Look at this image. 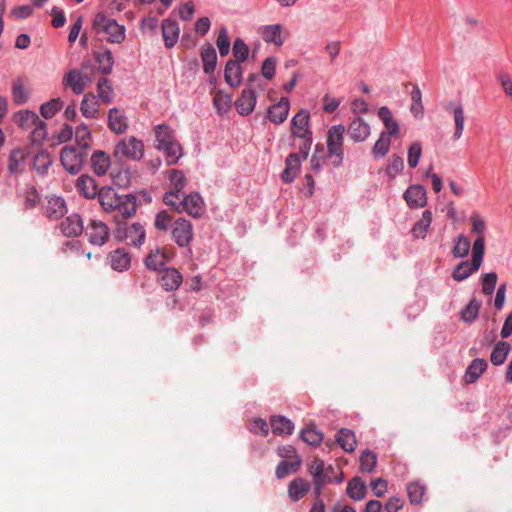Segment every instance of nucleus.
Returning <instances> with one entry per match:
<instances>
[{"mask_svg": "<svg viewBox=\"0 0 512 512\" xmlns=\"http://www.w3.org/2000/svg\"><path fill=\"white\" fill-rule=\"evenodd\" d=\"M99 203L106 212H118L123 219L136 213V198L132 194L119 195L111 187H102L98 193Z\"/></svg>", "mask_w": 512, "mask_h": 512, "instance_id": "f257e3e1", "label": "nucleus"}, {"mask_svg": "<svg viewBox=\"0 0 512 512\" xmlns=\"http://www.w3.org/2000/svg\"><path fill=\"white\" fill-rule=\"evenodd\" d=\"M155 137L156 147L165 152L167 163L175 164L182 155V148L175 140L174 131L169 126L160 124L155 127Z\"/></svg>", "mask_w": 512, "mask_h": 512, "instance_id": "f03ea898", "label": "nucleus"}, {"mask_svg": "<svg viewBox=\"0 0 512 512\" xmlns=\"http://www.w3.org/2000/svg\"><path fill=\"white\" fill-rule=\"evenodd\" d=\"M93 28L98 34L106 35V40L111 43H121L125 39V28L114 19L103 13H98L93 22Z\"/></svg>", "mask_w": 512, "mask_h": 512, "instance_id": "7ed1b4c3", "label": "nucleus"}, {"mask_svg": "<svg viewBox=\"0 0 512 512\" xmlns=\"http://www.w3.org/2000/svg\"><path fill=\"white\" fill-rule=\"evenodd\" d=\"M113 236L118 242L126 241L130 245L141 246L145 240V229L140 223L127 226L125 222L116 219Z\"/></svg>", "mask_w": 512, "mask_h": 512, "instance_id": "20e7f679", "label": "nucleus"}, {"mask_svg": "<svg viewBox=\"0 0 512 512\" xmlns=\"http://www.w3.org/2000/svg\"><path fill=\"white\" fill-rule=\"evenodd\" d=\"M87 158V150L65 146L61 150L60 160L65 170L71 174H77Z\"/></svg>", "mask_w": 512, "mask_h": 512, "instance_id": "39448f33", "label": "nucleus"}, {"mask_svg": "<svg viewBox=\"0 0 512 512\" xmlns=\"http://www.w3.org/2000/svg\"><path fill=\"white\" fill-rule=\"evenodd\" d=\"M114 154L118 158L140 160L144 155L143 142L133 136L124 138L116 145Z\"/></svg>", "mask_w": 512, "mask_h": 512, "instance_id": "423d86ee", "label": "nucleus"}, {"mask_svg": "<svg viewBox=\"0 0 512 512\" xmlns=\"http://www.w3.org/2000/svg\"><path fill=\"white\" fill-rule=\"evenodd\" d=\"M345 127L341 124L332 126L327 135V147L331 155L335 156L337 160L333 164L338 166L343 160V135Z\"/></svg>", "mask_w": 512, "mask_h": 512, "instance_id": "0eeeda50", "label": "nucleus"}, {"mask_svg": "<svg viewBox=\"0 0 512 512\" xmlns=\"http://www.w3.org/2000/svg\"><path fill=\"white\" fill-rule=\"evenodd\" d=\"M193 238V226L185 218L177 219L172 226V239L180 247L189 245Z\"/></svg>", "mask_w": 512, "mask_h": 512, "instance_id": "6e6552de", "label": "nucleus"}, {"mask_svg": "<svg viewBox=\"0 0 512 512\" xmlns=\"http://www.w3.org/2000/svg\"><path fill=\"white\" fill-rule=\"evenodd\" d=\"M86 235L91 244L102 246L109 239V229L104 222L91 220L87 226Z\"/></svg>", "mask_w": 512, "mask_h": 512, "instance_id": "1a4fd4ad", "label": "nucleus"}, {"mask_svg": "<svg viewBox=\"0 0 512 512\" xmlns=\"http://www.w3.org/2000/svg\"><path fill=\"white\" fill-rule=\"evenodd\" d=\"M310 114L306 109L298 111L291 120V133L295 137H309L312 136L310 130Z\"/></svg>", "mask_w": 512, "mask_h": 512, "instance_id": "9d476101", "label": "nucleus"}, {"mask_svg": "<svg viewBox=\"0 0 512 512\" xmlns=\"http://www.w3.org/2000/svg\"><path fill=\"white\" fill-rule=\"evenodd\" d=\"M180 205V213L186 212L194 218L201 217L205 211L204 201L197 192L183 196L182 204Z\"/></svg>", "mask_w": 512, "mask_h": 512, "instance_id": "9b49d317", "label": "nucleus"}, {"mask_svg": "<svg viewBox=\"0 0 512 512\" xmlns=\"http://www.w3.org/2000/svg\"><path fill=\"white\" fill-rule=\"evenodd\" d=\"M89 82L91 79L76 69L68 71L63 78V84L70 87L75 94L83 93Z\"/></svg>", "mask_w": 512, "mask_h": 512, "instance_id": "f8f14e48", "label": "nucleus"}, {"mask_svg": "<svg viewBox=\"0 0 512 512\" xmlns=\"http://www.w3.org/2000/svg\"><path fill=\"white\" fill-rule=\"evenodd\" d=\"M29 151L26 148H15L10 152L8 170L11 174H21L26 168V160Z\"/></svg>", "mask_w": 512, "mask_h": 512, "instance_id": "ddd939ff", "label": "nucleus"}, {"mask_svg": "<svg viewBox=\"0 0 512 512\" xmlns=\"http://www.w3.org/2000/svg\"><path fill=\"white\" fill-rule=\"evenodd\" d=\"M107 125L112 132L123 134L128 129V118L123 110L112 108L108 112Z\"/></svg>", "mask_w": 512, "mask_h": 512, "instance_id": "4468645a", "label": "nucleus"}, {"mask_svg": "<svg viewBox=\"0 0 512 512\" xmlns=\"http://www.w3.org/2000/svg\"><path fill=\"white\" fill-rule=\"evenodd\" d=\"M404 199L409 207H424L427 203L425 188L412 185L404 193Z\"/></svg>", "mask_w": 512, "mask_h": 512, "instance_id": "2eb2a0df", "label": "nucleus"}, {"mask_svg": "<svg viewBox=\"0 0 512 512\" xmlns=\"http://www.w3.org/2000/svg\"><path fill=\"white\" fill-rule=\"evenodd\" d=\"M290 102L287 97H282L278 103L272 105L268 109V117L275 124L283 123L288 116Z\"/></svg>", "mask_w": 512, "mask_h": 512, "instance_id": "dca6fc26", "label": "nucleus"}, {"mask_svg": "<svg viewBox=\"0 0 512 512\" xmlns=\"http://www.w3.org/2000/svg\"><path fill=\"white\" fill-rule=\"evenodd\" d=\"M61 232L67 237H76L83 231V222L78 214H71L60 224Z\"/></svg>", "mask_w": 512, "mask_h": 512, "instance_id": "f3484780", "label": "nucleus"}, {"mask_svg": "<svg viewBox=\"0 0 512 512\" xmlns=\"http://www.w3.org/2000/svg\"><path fill=\"white\" fill-rule=\"evenodd\" d=\"M160 284L166 291H174L183 281L181 273L175 268H166L160 276Z\"/></svg>", "mask_w": 512, "mask_h": 512, "instance_id": "a211bd4d", "label": "nucleus"}, {"mask_svg": "<svg viewBox=\"0 0 512 512\" xmlns=\"http://www.w3.org/2000/svg\"><path fill=\"white\" fill-rule=\"evenodd\" d=\"M256 105V95L252 89H244L241 96L236 100L235 107L239 114L249 115Z\"/></svg>", "mask_w": 512, "mask_h": 512, "instance_id": "6ab92c4d", "label": "nucleus"}, {"mask_svg": "<svg viewBox=\"0 0 512 512\" xmlns=\"http://www.w3.org/2000/svg\"><path fill=\"white\" fill-rule=\"evenodd\" d=\"M67 213L66 203L63 198L53 196L48 199L45 206V215L51 220H58Z\"/></svg>", "mask_w": 512, "mask_h": 512, "instance_id": "aec40b11", "label": "nucleus"}, {"mask_svg": "<svg viewBox=\"0 0 512 512\" xmlns=\"http://www.w3.org/2000/svg\"><path fill=\"white\" fill-rule=\"evenodd\" d=\"M348 135L355 142L364 141L370 135V126L362 118H355L348 126Z\"/></svg>", "mask_w": 512, "mask_h": 512, "instance_id": "412c9836", "label": "nucleus"}, {"mask_svg": "<svg viewBox=\"0 0 512 512\" xmlns=\"http://www.w3.org/2000/svg\"><path fill=\"white\" fill-rule=\"evenodd\" d=\"M108 261L113 270L122 272L129 268L131 258L123 248H118L109 254Z\"/></svg>", "mask_w": 512, "mask_h": 512, "instance_id": "4be33fe9", "label": "nucleus"}, {"mask_svg": "<svg viewBox=\"0 0 512 512\" xmlns=\"http://www.w3.org/2000/svg\"><path fill=\"white\" fill-rule=\"evenodd\" d=\"M179 25L175 20L165 19L162 22V35L164 38L165 46L172 48L179 38Z\"/></svg>", "mask_w": 512, "mask_h": 512, "instance_id": "5701e85b", "label": "nucleus"}, {"mask_svg": "<svg viewBox=\"0 0 512 512\" xmlns=\"http://www.w3.org/2000/svg\"><path fill=\"white\" fill-rule=\"evenodd\" d=\"M286 166L282 172L281 178L286 183H291L296 178L301 164V156L297 153H291L285 162Z\"/></svg>", "mask_w": 512, "mask_h": 512, "instance_id": "b1692460", "label": "nucleus"}, {"mask_svg": "<svg viewBox=\"0 0 512 512\" xmlns=\"http://www.w3.org/2000/svg\"><path fill=\"white\" fill-rule=\"evenodd\" d=\"M170 254L164 249L152 250L145 259V265L150 270H160L169 260Z\"/></svg>", "mask_w": 512, "mask_h": 512, "instance_id": "393cba45", "label": "nucleus"}, {"mask_svg": "<svg viewBox=\"0 0 512 512\" xmlns=\"http://www.w3.org/2000/svg\"><path fill=\"white\" fill-rule=\"evenodd\" d=\"M242 78V68L237 61L229 60L226 63L224 70V79L226 83L235 88L238 87L241 83Z\"/></svg>", "mask_w": 512, "mask_h": 512, "instance_id": "a878e982", "label": "nucleus"}, {"mask_svg": "<svg viewBox=\"0 0 512 512\" xmlns=\"http://www.w3.org/2000/svg\"><path fill=\"white\" fill-rule=\"evenodd\" d=\"M378 117L383 122L386 128L385 133L388 135V137L395 136L398 134L399 124L388 107H380L378 110Z\"/></svg>", "mask_w": 512, "mask_h": 512, "instance_id": "bb28decb", "label": "nucleus"}, {"mask_svg": "<svg viewBox=\"0 0 512 512\" xmlns=\"http://www.w3.org/2000/svg\"><path fill=\"white\" fill-rule=\"evenodd\" d=\"M80 111L86 118H97L99 112V102L93 93H87L84 95Z\"/></svg>", "mask_w": 512, "mask_h": 512, "instance_id": "cd10ccee", "label": "nucleus"}, {"mask_svg": "<svg viewBox=\"0 0 512 512\" xmlns=\"http://www.w3.org/2000/svg\"><path fill=\"white\" fill-rule=\"evenodd\" d=\"M310 485L303 478H296L292 480L288 485V495L291 500L299 501L309 491Z\"/></svg>", "mask_w": 512, "mask_h": 512, "instance_id": "c85d7f7f", "label": "nucleus"}, {"mask_svg": "<svg viewBox=\"0 0 512 512\" xmlns=\"http://www.w3.org/2000/svg\"><path fill=\"white\" fill-rule=\"evenodd\" d=\"M282 25H266L262 27V38L267 43H273L276 46H282L284 38L281 36Z\"/></svg>", "mask_w": 512, "mask_h": 512, "instance_id": "c756f323", "label": "nucleus"}, {"mask_svg": "<svg viewBox=\"0 0 512 512\" xmlns=\"http://www.w3.org/2000/svg\"><path fill=\"white\" fill-rule=\"evenodd\" d=\"M30 91L26 86V80L24 78H16L12 84V97L16 104H24L28 101Z\"/></svg>", "mask_w": 512, "mask_h": 512, "instance_id": "7c9ffc66", "label": "nucleus"}, {"mask_svg": "<svg viewBox=\"0 0 512 512\" xmlns=\"http://www.w3.org/2000/svg\"><path fill=\"white\" fill-rule=\"evenodd\" d=\"M201 59L203 62V70L206 74L214 72L217 63V54L215 48L211 44H205L201 50Z\"/></svg>", "mask_w": 512, "mask_h": 512, "instance_id": "2f4dec72", "label": "nucleus"}, {"mask_svg": "<svg viewBox=\"0 0 512 512\" xmlns=\"http://www.w3.org/2000/svg\"><path fill=\"white\" fill-rule=\"evenodd\" d=\"M336 441L346 452H353L357 446V440L354 433L347 428L339 430L336 434Z\"/></svg>", "mask_w": 512, "mask_h": 512, "instance_id": "473e14b6", "label": "nucleus"}, {"mask_svg": "<svg viewBox=\"0 0 512 512\" xmlns=\"http://www.w3.org/2000/svg\"><path fill=\"white\" fill-rule=\"evenodd\" d=\"M487 362L484 359L476 358L468 366L465 373L466 383H474L486 370Z\"/></svg>", "mask_w": 512, "mask_h": 512, "instance_id": "72a5a7b5", "label": "nucleus"}, {"mask_svg": "<svg viewBox=\"0 0 512 512\" xmlns=\"http://www.w3.org/2000/svg\"><path fill=\"white\" fill-rule=\"evenodd\" d=\"M91 164L93 171L99 175H105L108 171V168L110 166V158L109 156L103 152V151H96L93 153L91 157Z\"/></svg>", "mask_w": 512, "mask_h": 512, "instance_id": "f704fd0d", "label": "nucleus"}, {"mask_svg": "<svg viewBox=\"0 0 512 512\" xmlns=\"http://www.w3.org/2000/svg\"><path fill=\"white\" fill-rule=\"evenodd\" d=\"M475 262L472 260L460 262L453 270L452 277L455 281L461 282L478 271L480 266H474Z\"/></svg>", "mask_w": 512, "mask_h": 512, "instance_id": "c9c22d12", "label": "nucleus"}, {"mask_svg": "<svg viewBox=\"0 0 512 512\" xmlns=\"http://www.w3.org/2000/svg\"><path fill=\"white\" fill-rule=\"evenodd\" d=\"M367 492L366 484L359 477L352 478L347 485V494L356 501L364 499Z\"/></svg>", "mask_w": 512, "mask_h": 512, "instance_id": "e433bc0d", "label": "nucleus"}, {"mask_svg": "<svg viewBox=\"0 0 512 512\" xmlns=\"http://www.w3.org/2000/svg\"><path fill=\"white\" fill-rule=\"evenodd\" d=\"M18 126L25 130H31L37 123H40V117L31 111H20L14 116Z\"/></svg>", "mask_w": 512, "mask_h": 512, "instance_id": "4c0bfd02", "label": "nucleus"}, {"mask_svg": "<svg viewBox=\"0 0 512 512\" xmlns=\"http://www.w3.org/2000/svg\"><path fill=\"white\" fill-rule=\"evenodd\" d=\"M76 187L86 198H94L97 195V186L89 176L82 175L77 179Z\"/></svg>", "mask_w": 512, "mask_h": 512, "instance_id": "58836bf2", "label": "nucleus"}, {"mask_svg": "<svg viewBox=\"0 0 512 512\" xmlns=\"http://www.w3.org/2000/svg\"><path fill=\"white\" fill-rule=\"evenodd\" d=\"M271 426L273 432L279 435H290L294 430V424L284 416H273L271 418Z\"/></svg>", "mask_w": 512, "mask_h": 512, "instance_id": "ea45409f", "label": "nucleus"}, {"mask_svg": "<svg viewBox=\"0 0 512 512\" xmlns=\"http://www.w3.org/2000/svg\"><path fill=\"white\" fill-rule=\"evenodd\" d=\"M308 472L312 475L313 480L318 478H331L330 472H333V467L328 466L325 468L324 461L315 458L308 467Z\"/></svg>", "mask_w": 512, "mask_h": 512, "instance_id": "a19ab883", "label": "nucleus"}, {"mask_svg": "<svg viewBox=\"0 0 512 512\" xmlns=\"http://www.w3.org/2000/svg\"><path fill=\"white\" fill-rule=\"evenodd\" d=\"M432 222V214L430 211L425 210L422 214L421 219L416 222L412 228L414 237L423 239L426 236L428 228Z\"/></svg>", "mask_w": 512, "mask_h": 512, "instance_id": "79ce46f5", "label": "nucleus"}, {"mask_svg": "<svg viewBox=\"0 0 512 512\" xmlns=\"http://www.w3.org/2000/svg\"><path fill=\"white\" fill-rule=\"evenodd\" d=\"M300 457H295L293 461H281L276 467V477L282 479L292 472H296L301 466Z\"/></svg>", "mask_w": 512, "mask_h": 512, "instance_id": "37998d69", "label": "nucleus"}, {"mask_svg": "<svg viewBox=\"0 0 512 512\" xmlns=\"http://www.w3.org/2000/svg\"><path fill=\"white\" fill-rule=\"evenodd\" d=\"M510 351V345L507 342L501 341L494 347L490 360L494 365H501L505 362L507 355Z\"/></svg>", "mask_w": 512, "mask_h": 512, "instance_id": "c03bdc74", "label": "nucleus"}, {"mask_svg": "<svg viewBox=\"0 0 512 512\" xmlns=\"http://www.w3.org/2000/svg\"><path fill=\"white\" fill-rule=\"evenodd\" d=\"M97 91L99 98L105 104L110 103L114 98L113 88L109 80L105 77H102L98 80Z\"/></svg>", "mask_w": 512, "mask_h": 512, "instance_id": "a18cd8bd", "label": "nucleus"}, {"mask_svg": "<svg viewBox=\"0 0 512 512\" xmlns=\"http://www.w3.org/2000/svg\"><path fill=\"white\" fill-rule=\"evenodd\" d=\"M51 156L47 151L38 152L33 159V168L38 174H45L49 166L51 165Z\"/></svg>", "mask_w": 512, "mask_h": 512, "instance_id": "49530a36", "label": "nucleus"}, {"mask_svg": "<svg viewBox=\"0 0 512 512\" xmlns=\"http://www.w3.org/2000/svg\"><path fill=\"white\" fill-rule=\"evenodd\" d=\"M96 60L99 63V70L107 75L112 71L114 60L110 50L96 53Z\"/></svg>", "mask_w": 512, "mask_h": 512, "instance_id": "de8ad7c7", "label": "nucleus"}, {"mask_svg": "<svg viewBox=\"0 0 512 512\" xmlns=\"http://www.w3.org/2000/svg\"><path fill=\"white\" fill-rule=\"evenodd\" d=\"M453 116L455 122V131L453 134L454 139L458 140L461 138L464 131L465 116L462 104H458L453 109Z\"/></svg>", "mask_w": 512, "mask_h": 512, "instance_id": "09e8293b", "label": "nucleus"}, {"mask_svg": "<svg viewBox=\"0 0 512 512\" xmlns=\"http://www.w3.org/2000/svg\"><path fill=\"white\" fill-rule=\"evenodd\" d=\"M481 303L475 298L461 311V319L466 323L473 322L479 314Z\"/></svg>", "mask_w": 512, "mask_h": 512, "instance_id": "8fccbe9b", "label": "nucleus"}, {"mask_svg": "<svg viewBox=\"0 0 512 512\" xmlns=\"http://www.w3.org/2000/svg\"><path fill=\"white\" fill-rule=\"evenodd\" d=\"M75 139L79 148H81L82 150L89 149L91 133L89 128L85 124H81L76 128Z\"/></svg>", "mask_w": 512, "mask_h": 512, "instance_id": "3c124183", "label": "nucleus"}, {"mask_svg": "<svg viewBox=\"0 0 512 512\" xmlns=\"http://www.w3.org/2000/svg\"><path fill=\"white\" fill-rule=\"evenodd\" d=\"M301 439L312 446H318L323 440V434L314 427L308 426L301 431Z\"/></svg>", "mask_w": 512, "mask_h": 512, "instance_id": "603ef678", "label": "nucleus"}, {"mask_svg": "<svg viewBox=\"0 0 512 512\" xmlns=\"http://www.w3.org/2000/svg\"><path fill=\"white\" fill-rule=\"evenodd\" d=\"M63 106V102L60 98L52 99L40 107L41 115L46 118H52Z\"/></svg>", "mask_w": 512, "mask_h": 512, "instance_id": "864d4df0", "label": "nucleus"}, {"mask_svg": "<svg viewBox=\"0 0 512 512\" xmlns=\"http://www.w3.org/2000/svg\"><path fill=\"white\" fill-rule=\"evenodd\" d=\"M411 112L415 117L422 116L424 107L422 104V93L418 85L413 86V90L411 92Z\"/></svg>", "mask_w": 512, "mask_h": 512, "instance_id": "5fc2aeb1", "label": "nucleus"}, {"mask_svg": "<svg viewBox=\"0 0 512 512\" xmlns=\"http://www.w3.org/2000/svg\"><path fill=\"white\" fill-rule=\"evenodd\" d=\"M485 252V239L483 235L477 236L473 243L472 260L475 262L474 266H481Z\"/></svg>", "mask_w": 512, "mask_h": 512, "instance_id": "6e6d98bb", "label": "nucleus"}, {"mask_svg": "<svg viewBox=\"0 0 512 512\" xmlns=\"http://www.w3.org/2000/svg\"><path fill=\"white\" fill-rule=\"evenodd\" d=\"M377 463L376 454L370 450L362 452L360 456V469L362 472L371 473Z\"/></svg>", "mask_w": 512, "mask_h": 512, "instance_id": "4d7b16f0", "label": "nucleus"}, {"mask_svg": "<svg viewBox=\"0 0 512 512\" xmlns=\"http://www.w3.org/2000/svg\"><path fill=\"white\" fill-rule=\"evenodd\" d=\"M425 493V487L418 482L410 483L407 486V495L411 504H419Z\"/></svg>", "mask_w": 512, "mask_h": 512, "instance_id": "13d9d810", "label": "nucleus"}, {"mask_svg": "<svg viewBox=\"0 0 512 512\" xmlns=\"http://www.w3.org/2000/svg\"><path fill=\"white\" fill-rule=\"evenodd\" d=\"M470 250V240L463 234L458 236L456 244L453 248V255L456 258H462L468 255Z\"/></svg>", "mask_w": 512, "mask_h": 512, "instance_id": "bf43d9fd", "label": "nucleus"}, {"mask_svg": "<svg viewBox=\"0 0 512 512\" xmlns=\"http://www.w3.org/2000/svg\"><path fill=\"white\" fill-rule=\"evenodd\" d=\"M169 179L171 182V189L170 191H175L177 193H181L182 189L186 185V178L182 171L180 170H171Z\"/></svg>", "mask_w": 512, "mask_h": 512, "instance_id": "052dcab7", "label": "nucleus"}, {"mask_svg": "<svg viewBox=\"0 0 512 512\" xmlns=\"http://www.w3.org/2000/svg\"><path fill=\"white\" fill-rule=\"evenodd\" d=\"M248 54L249 48L246 43L242 39L237 38L233 44L234 61H237L238 63L244 62L247 59Z\"/></svg>", "mask_w": 512, "mask_h": 512, "instance_id": "680f3d73", "label": "nucleus"}, {"mask_svg": "<svg viewBox=\"0 0 512 512\" xmlns=\"http://www.w3.org/2000/svg\"><path fill=\"white\" fill-rule=\"evenodd\" d=\"M216 45L222 57L227 56L230 51V39L226 28H221L216 40Z\"/></svg>", "mask_w": 512, "mask_h": 512, "instance_id": "e2e57ef3", "label": "nucleus"}, {"mask_svg": "<svg viewBox=\"0 0 512 512\" xmlns=\"http://www.w3.org/2000/svg\"><path fill=\"white\" fill-rule=\"evenodd\" d=\"M404 168V161L400 156L393 155L389 160L386 173L390 178H395Z\"/></svg>", "mask_w": 512, "mask_h": 512, "instance_id": "0e129e2a", "label": "nucleus"}, {"mask_svg": "<svg viewBox=\"0 0 512 512\" xmlns=\"http://www.w3.org/2000/svg\"><path fill=\"white\" fill-rule=\"evenodd\" d=\"M231 101V97L221 91H218L213 99L214 106L219 113L226 112L230 108Z\"/></svg>", "mask_w": 512, "mask_h": 512, "instance_id": "69168bd1", "label": "nucleus"}, {"mask_svg": "<svg viewBox=\"0 0 512 512\" xmlns=\"http://www.w3.org/2000/svg\"><path fill=\"white\" fill-rule=\"evenodd\" d=\"M390 147V137L385 132H382L379 139L376 141L373 147V153L381 157L385 156Z\"/></svg>", "mask_w": 512, "mask_h": 512, "instance_id": "338daca9", "label": "nucleus"}, {"mask_svg": "<svg viewBox=\"0 0 512 512\" xmlns=\"http://www.w3.org/2000/svg\"><path fill=\"white\" fill-rule=\"evenodd\" d=\"M47 136L46 131V123L43 120H40V123H37L30 132V139L32 143L39 144L41 143Z\"/></svg>", "mask_w": 512, "mask_h": 512, "instance_id": "774afa93", "label": "nucleus"}]
</instances>
